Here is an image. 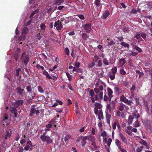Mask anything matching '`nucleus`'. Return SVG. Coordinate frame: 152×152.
I'll return each mask as SVG.
<instances>
[{
	"label": "nucleus",
	"instance_id": "nucleus-1",
	"mask_svg": "<svg viewBox=\"0 0 152 152\" xmlns=\"http://www.w3.org/2000/svg\"><path fill=\"white\" fill-rule=\"evenodd\" d=\"M94 91L96 94L95 95L96 100L101 101L103 98V92L104 87L105 88L107 85L105 83L101 81L100 79L96 81L95 84Z\"/></svg>",
	"mask_w": 152,
	"mask_h": 152
},
{
	"label": "nucleus",
	"instance_id": "nucleus-2",
	"mask_svg": "<svg viewBox=\"0 0 152 152\" xmlns=\"http://www.w3.org/2000/svg\"><path fill=\"white\" fill-rule=\"evenodd\" d=\"M26 89L27 93H28L30 95L29 98L31 100L34 99L36 94L34 91V87L31 84H30L26 86Z\"/></svg>",
	"mask_w": 152,
	"mask_h": 152
},
{
	"label": "nucleus",
	"instance_id": "nucleus-3",
	"mask_svg": "<svg viewBox=\"0 0 152 152\" xmlns=\"http://www.w3.org/2000/svg\"><path fill=\"white\" fill-rule=\"evenodd\" d=\"M110 103H107L106 106V111L111 113L115 108V102L114 101H110Z\"/></svg>",
	"mask_w": 152,
	"mask_h": 152
},
{
	"label": "nucleus",
	"instance_id": "nucleus-4",
	"mask_svg": "<svg viewBox=\"0 0 152 152\" xmlns=\"http://www.w3.org/2000/svg\"><path fill=\"white\" fill-rule=\"evenodd\" d=\"M40 138L42 142H45L47 144H50L53 142V140L48 136L41 135Z\"/></svg>",
	"mask_w": 152,
	"mask_h": 152
},
{
	"label": "nucleus",
	"instance_id": "nucleus-5",
	"mask_svg": "<svg viewBox=\"0 0 152 152\" xmlns=\"http://www.w3.org/2000/svg\"><path fill=\"white\" fill-rule=\"evenodd\" d=\"M21 60L22 62L26 65L29 61V57L26 54V52L23 53L21 56Z\"/></svg>",
	"mask_w": 152,
	"mask_h": 152
},
{
	"label": "nucleus",
	"instance_id": "nucleus-6",
	"mask_svg": "<svg viewBox=\"0 0 152 152\" xmlns=\"http://www.w3.org/2000/svg\"><path fill=\"white\" fill-rule=\"evenodd\" d=\"M120 101L123 102L127 105L130 106L133 103L132 101L131 100H129L127 99L124 95H122L120 97Z\"/></svg>",
	"mask_w": 152,
	"mask_h": 152
},
{
	"label": "nucleus",
	"instance_id": "nucleus-7",
	"mask_svg": "<svg viewBox=\"0 0 152 152\" xmlns=\"http://www.w3.org/2000/svg\"><path fill=\"white\" fill-rule=\"evenodd\" d=\"M30 113L29 114L30 117H32L33 116V114H35L37 116H38L40 113V111L39 110H36V109L33 107H31L30 111Z\"/></svg>",
	"mask_w": 152,
	"mask_h": 152
},
{
	"label": "nucleus",
	"instance_id": "nucleus-8",
	"mask_svg": "<svg viewBox=\"0 0 152 152\" xmlns=\"http://www.w3.org/2000/svg\"><path fill=\"white\" fill-rule=\"evenodd\" d=\"M63 21L62 20L61 21L58 20L55 23L54 26V27H56V29L58 31L61 30L63 28V23L62 22Z\"/></svg>",
	"mask_w": 152,
	"mask_h": 152
},
{
	"label": "nucleus",
	"instance_id": "nucleus-9",
	"mask_svg": "<svg viewBox=\"0 0 152 152\" xmlns=\"http://www.w3.org/2000/svg\"><path fill=\"white\" fill-rule=\"evenodd\" d=\"M142 123L145 126L147 130H151V126L150 121L147 119H144L142 121Z\"/></svg>",
	"mask_w": 152,
	"mask_h": 152
},
{
	"label": "nucleus",
	"instance_id": "nucleus-10",
	"mask_svg": "<svg viewBox=\"0 0 152 152\" xmlns=\"http://www.w3.org/2000/svg\"><path fill=\"white\" fill-rule=\"evenodd\" d=\"M107 94L110 98V101H111L112 98L113 97V92L112 90L110 88L108 87L107 88Z\"/></svg>",
	"mask_w": 152,
	"mask_h": 152
},
{
	"label": "nucleus",
	"instance_id": "nucleus-11",
	"mask_svg": "<svg viewBox=\"0 0 152 152\" xmlns=\"http://www.w3.org/2000/svg\"><path fill=\"white\" fill-rule=\"evenodd\" d=\"M119 137L121 138L122 141L126 144H127L128 140L127 138L123 135L122 133L119 132Z\"/></svg>",
	"mask_w": 152,
	"mask_h": 152
},
{
	"label": "nucleus",
	"instance_id": "nucleus-12",
	"mask_svg": "<svg viewBox=\"0 0 152 152\" xmlns=\"http://www.w3.org/2000/svg\"><path fill=\"white\" fill-rule=\"evenodd\" d=\"M24 103V101L22 100H19L13 103V104L16 107H18L20 105L23 104Z\"/></svg>",
	"mask_w": 152,
	"mask_h": 152
},
{
	"label": "nucleus",
	"instance_id": "nucleus-13",
	"mask_svg": "<svg viewBox=\"0 0 152 152\" xmlns=\"http://www.w3.org/2000/svg\"><path fill=\"white\" fill-rule=\"evenodd\" d=\"M106 118L107 120V122L108 125H110V121L111 118V115L109 114L108 112L105 111Z\"/></svg>",
	"mask_w": 152,
	"mask_h": 152
},
{
	"label": "nucleus",
	"instance_id": "nucleus-14",
	"mask_svg": "<svg viewBox=\"0 0 152 152\" xmlns=\"http://www.w3.org/2000/svg\"><path fill=\"white\" fill-rule=\"evenodd\" d=\"M84 29L86 31V33H89L91 29V25L88 23L86 24L85 25Z\"/></svg>",
	"mask_w": 152,
	"mask_h": 152
},
{
	"label": "nucleus",
	"instance_id": "nucleus-15",
	"mask_svg": "<svg viewBox=\"0 0 152 152\" xmlns=\"http://www.w3.org/2000/svg\"><path fill=\"white\" fill-rule=\"evenodd\" d=\"M89 139L88 136H83L82 137V140L81 142V144L82 146H84L86 143V140Z\"/></svg>",
	"mask_w": 152,
	"mask_h": 152
},
{
	"label": "nucleus",
	"instance_id": "nucleus-16",
	"mask_svg": "<svg viewBox=\"0 0 152 152\" xmlns=\"http://www.w3.org/2000/svg\"><path fill=\"white\" fill-rule=\"evenodd\" d=\"M126 107L127 106L123 103L120 102L118 106V110L121 111H122L124 110V107Z\"/></svg>",
	"mask_w": 152,
	"mask_h": 152
},
{
	"label": "nucleus",
	"instance_id": "nucleus-17",
	"mask_svg": "<svg viewBox=\"0 0 152 152\" xmlns=\"http://www.w3.org/2000/svg\"><path fill=\"white\" fill-rule=\"evenodd\" d=\"M16 90L19 94L23 96V94L24 93V89H22L20 87H18L16 88Z\"/></svg>",
	"mask_w": 152,
	"mask_h": 152
},
{
	"label": "nucleus",
	"instance_id": "nucleus-18",
	"mask_svg": "<svg viewBox=\"0 0 152 152\" xmlns=\"http://www.w3.org/2000/svg\"><path fill=\"white\" fill-rule=\"evenodd\" d=\"M98 116V118L99 120H101V119H103L104 116L102 109H100L99 110Z\"/></svg>",
	"mask_w": 152,
	"mask_h": 152
},
{
	"label": "nucleus",
	"instance_id": "nucleus-19",
	"mask_svg": "<svg viewBox=\"0 0 152 152\" xmlns=\"http://www.w3.org/2000/svg\"><path fill=\"white\" fill-rule=\"evenodd\" d=\"M110 12L108 11H106L102 16V18L104 19H106L107 18L109 15Z\"/></svg>",
	"mask_w": 152,
	"mask_h": 152
},
{
	"label": "nucleus",
	"instance_id": "nucleus-20",
	"mask_svg": "<svg viewBox=\"0 0 152 152\" xmlns=\"http://www.w3.org/2000/svg\"><path fill=\"white\" fill-rule=\"evenodd\" d=\"M43 74L46 76L47 78L49 79H52L53 77H51L48 73L45 70L43 71Z\"/></svg>",
	"mask_w": 152,
	"mask_h": 152
},
{
	"label": "nucleus",
	"instance_id": "nucleus-21",
	"mask_svg": "<svg viewBox=\"0 0 152 152\" xmlns=\"http://www.w3.org/2000/svg\"><path fill=\"white\" fill-rule=\"evenodd\" d=\"M72 72H75L77 73H82L83 72V69L81 68H74V70H72Z\"/></svg>",
	"mask_w": 152,
	"mask_h": 152
},
{
	"label": "nucleus",
	"instance_id": "nucleus-22",
	"mask_svg": "<svg viewBox=\"0 0 152 152\" xmlns=\"http://www.w3.org/2000/svg\"><path fill=\"white\" fill-rule=\"evenodd\" d=\"M115 142L116 145L118 146V149L122 147L121 142L118 139H115Z\"/></svg>",
	"mask_w": 152,
	"mask_h": 152
},
{
	"label": "nucleus",
	"instance_id": "nucleus-23",
	"mask_svg": "<svg viewBox=\"0 0 152 152\" xmlns=\"http://www.w3.org/2000/svg\"><path fill=\"white\" fill-rule=\"evenodd\" d=\"M96 104H98L99 105L100 104H99L96 102L95 104V105L96 106L94 107V110L95 114L96 115L98 114V109H100V108L98 106H97L96 105Z\"/></svg>",
	"mask_w": 152,
	"mask_h": 152
},
{
	"label": "nucleus",
	"instance_id": "nucleus-24",
	"mask_svg": "<svg viewBox=\"0 0 152 152\" xmlns=\"http://www.w3.org/2000/svg\"><path fill=\"white\" fill-rule=\"evenodd\" d=\"M134 119V117L132 116L131 115H130L128 119L127 123L129 125H130L132 123L133 120Z\"/></svg>",
	"mask_w": 152,
	"mask_h": 152
},
{
	"label": "nucleus",
	"instance_id": "nucleus-25",
	"mask_svg": "<svg viewBox=\"0 0 152 152\" xmlns=\"http://www.w3.org/2000/svg\"><path fill=\"white\" fill-rule=\"evenodd\" d=\"M126 59L125 58H122L119 61V62L121 65V67L123 66L124 64L126 63Z\"/></svg>",
	"mask_w": 152,
	"mask_h": 152
},
{
	"label": "nucleus",
	"instance_id": "nucleus-26",
	"mask_svg": "<svg viewBox=\"0 0 152 152\" xmlns=\"http://www.w3.org/2000/svg\"><path fill=\"white\" fill-rule=\"evenodd\" d=\"M28 31V28L27 27H25L23 29L22 34L23 35H26L27 34Z\"/></svg>",
	"mask_w": 152,
	"mask_h": 152
},
{
	"label": "nucleus",
	"instance_id": "nucleus-27",
	"mask_svg": "<svg viewBox=\"0 0 152 152\" xmlns=\"http://www.w3.org/2000/svg\"><path fill=\"white\" fill-rule=\"evenodd\" d=\"M26 145L24 147V149L25 151H31L32 150V149L31 147V146L30 145H29L27 143V142H26Z\"/></svg>",
	"mask_w": 152,
	"mask_h": 152
},
{
	"label": "nucleus",
	"instance_id": "nucleus-28",
	"mask_svg": "<svg viewBox=\"0 0 152 152\" xmlns=\"http://www.w3.org/2000/svg\"><path fill=\"white\" fill-rule=\"evenodd\" d=\"M17 107H15V105L14 107H11L10 108V110L11 112L12 113H13L17 112Z\"/></svg>",
	"mask_w": 152,
	"mask_h": 152
},
{
	"label": "nucleus",
	"instance_id": "nucleus-29",
	"mask_svg": "<svg viewBox=\"0 0 152 152\" xmlns=\"http://www.w3.org/2000/svg\"><path fill=\"white\" fill-rule=\"evenodd\" d=\"M39 12L38 10H36L34 11H32L31 12V14L29 16V18L30 19H32L33 18V16L36 13H37Z\"/></svg>",
	"mask_w": 152,
	"mask_h": 152
},
{
	"label": "nucleus",
	"instance_id": "nucleus-30",
	"mask_svg": "<svg viewBox=\"0 0 152 152\" xmlns=\"http://www.w3.org/2000/svg\"><path fill=\"white\" fill-rule=\"evenodd\" d=\"M94 89H93L90 90L89 93L88 95L91 96V97H93L95 96V93L94 92Z\"/></svg>",
	"mask_w": 152,
	"mask_h": 152
},
{
	"label": "nucleus",
	"instance_id": "nucleus-31",
	"mask_svg": "<svg viewBox=\"0 0 152 152\" xmlns=\"http://www.w3.org/2000/svg\"><path fill=\"white\" fill-rule=\"evenodd\" d=\"M120 44L122 46H124V47H127L128 48H129V44L126 43L124 42H122L120 43Z\"/></svg>",
	"mask_w": 152,
	"mask_h": 152
},
{
	"label": "nucleus",
	"instance_id": "nucleus-32",
	"mask_svg": "<svg viewBox=\"0 0 152 152\" xmlns=\"http://www.w3.org/2000/svg\"><path fill=\"white\" fill-rule=\"evenodd\" d=\"M114 90L115 93L116 94H119L120 89L118 87H115L114 88Z\"/></svg>",
	"mask_w": 152,
	"mask_h": 152
},
{
	"label": "nucleus",
	"instance_id": "nucleus-33",
	"mask_svg": "<svg viewBox=\"0 0 152 152\" xmlns=\"http://www.w3.org/2000/svg\"><path fill=\"white\" fill-rule=\"evenodd\" d=\"M108 74L111 80H113L115 78V74L112 73L111 72H109Z\"/></svg>",
	"mask_w": 152,
	"mask_h": 152
},
{
	"label": "nucleus",
	"instance_id": "nucleus-34",
	"mask_svg": "<svg viewBox=\"0 0 152 152\" xmlns=\"http://www.w3.org/2000/svg\"><path fill=\"white\" fill-rule=\"evenodd\" d=\"M115 122L113 123L112 126V128L114 130L115 129L116 126L117 125L118 123V121L117 120H115Z\"/></svg>",
	"mask_w": 152,
	"mask_h": 152
},
{
	"label": "nucleus",
	"instance_id": "nucleus-35",
	"mask_svg": "<svg viewBox=\"0 0 152 152\" xmlns=\"http://www.w3.org/2000/svg\"><path fill=\"white\" fill-rule=\"evenodd\" d=\"M134 37L136 38L137 39H141V40H143L141 37V34H140L139 33H137L134 36Z\"/></svg>",
	"mask_w": 152,
	"mask_h": 152
},
{
	"label": "nucleus",
	"instance_id": "nucleus-36",
	"mask_svg": "<svg viewBox=\"0 0 152 152\" xmlns=\"http://www.w3.org/2000/svg\"><path fill=\"white\" fill-rule=\"evenodd\" d=\"M103 100L104 101L107 102L108 100H109V102H110V98L109 96H107L105 94L103 97Z\"/></svg>",
	"mask_w": 152,
	"mask_h": 152
},
{
	"label": "nucleus",
	"instance_id": "nucleus-37",
	"mask_svg": "<svg viewBox=\"0 0 152 152\" xmlns=\"http://www.w3.org/2000/svg\"><path fill=\"white\" fill-rule=\"evenodd\" d=\"M140 126V124L139 121L137 120L133 124V126L134 127H137Z\"/></svg>",
	"mask_w": 152,
	"mask_h": 152
},
{
	"label": "nucleus",
	"instance_id": "nucleus-38",
	"mask_svg": "<svg viewBox=\"0 0 152 152\" xmlns=\"http://www.w3.org/2000/svg\"><path fill=\"white\" fill-rule=\"evenodd\" d=\"M40 27L41 29L42 30H43L44 31L45 30L46 25L45 23H42L40 25Z\"/></svg>",
	"mask_w": 152,
	"mask_h": 152
},
{
	"label": "nucleus",
	"instance_id": "nucleus-39",
	"mask_svg": "<svg viewBox=\"0 0 152 152\" xmlns=\"http://www.w3.org/2000/svg\"><path fill=\"white\" fill-rule=\"evenodd\" d=\"M102 57L103 58V62L104 64L106 65H109V64L107 59L106 58H104L103 57Z\"/></svg>",
	"mask_w": 152,
	"mask_h": 152
},
{
	"label": "nucleus",
	"instance_id": "nucleus-40",
	"mask_svg": "<svg viewBox=\"0 0 152 152\" xmlns=\"http://www.w3.org/2000/svg\"><path fill=\"white\" fill-rule=\"evenodd\" d=\"M111 73L115 74L117 72V68L116 67H114L111 69Z\"/></svg>",
	"mask_w": 152,
	"mask_h": 152
},
{
	"label": "nucleus",
	"instance_id": "nucleus-41",
	"mask_svg": "<svg viewBox=\"0 0 152 152\" xmlns=\"http://www.w3.org/2000/svg\"><path fill=\"white\" fill-rule=\"evenodd\" d=\"M144 148V147L143 145H141L140 146H139L136 149L137 152H141L142 150V149Z\"/></svg>",
	"mask_w": 152,
	"mask_h": 152
},
{
	"label": "nucleus",
	"instance_id": "nucleus-42",
	"mask_svg": "<svg viewBox=\"0 0 152 152\" xmlns=\"http://www.w3.org/2000/svg\"><path fill=\"white\" fill-rule=\"evenodd\" d=\"M11 134L10 133H9V132L7 131V134L6 135L4 136V139H7L8 138H10L11 137Z\"/></svg>",
	"mask_w": 152,
	"mask_h": 152
},
{
	"label": "nucleus",
	"instance_id": "nucleus-43",
	"mask_svg": "<svg viewBox=\"0 0 152 152\" xmlns=\"http://www.w3.org/2000/svg\"><path fill=\"white\" fill-rule=\"evenodd\" d=\"M82 37L84 40H86L88 39V36L86 34L84 33L82 35Z\"/></svg>",
	"mask_w": 152,
	"mask_h": 152
},
{
	"label": "nucleus",
	"instance_id": "nucleus-44",
	"mask_svg": "<svg viewBox=\"0 0 152 152\" xmlns=\"http://www.w3.org/2000/svg\"><path fill=\"white\" fill-rule=\"evenodd\" d=\"M38 90L40 93H44V90L42 87L40 86H38Z\"/></svg>",
	"mask_w": 152,
	"mask_h": 152
},
{
	"label": "nucleus",
	"instance_id": "nucleus-45",
	"mask_svg": "<svg viewBox=\"0 0 152 152\" xmlns=\"http://www.w3.org/2000/svg\"><path fill=\"white\" fill-rule=\"evenodd\" d=\"M134 49L139 53H141L142 52V49L137 46H135Z\"/></svg>",
	"mask_w": 152,
	"mask_h": 152
},
{
	"label": "nucleus",
	"instance_id": "nucleus-46",
	"mask_svg": "<svg viewBox=\"0 0 152 152\" xmlns=\"http://www.w3.org/2000/svg\"><path fill=\"white\" fill-rule=\"evenodd\" d=\"M71 137L70 135H67L64 137V141L66 142L68 141Z\"/></svg>",
	"mask_w": 152,
	"mask_h": 152
},
{
	"label": "nucleus",
	"instance_id": "nucleus-47",
	"mask_svg": "<svg viewBox=\"0 0 152 152\" xmlns=\"http://www.w3.org/2000/svg\"><path fill=\"white\" fill-rule=\"evenodd\" d=\"M64 2V0H54L55 4H60L61 3H62Z\"/></svg>",
	"mask_w": 152,
	"mask_h": 152
},
{
	"label": "nucleus",
	"instance_id": "nucleus-48",
	"mask_svg": "<svg viewBox=\"0 0 152 152\" xmlns=\"http://www.w3.org/2000/svg\"><path fill=\"white\" fill-rule=\"evenodd\" d=\"M120 74L122 75H125L126 74V72L124 69H121L120 70Z\"/></svg>",
	"mask_w": 152,
	"mask_h": 152
},
{
	"label": "nucleus",
	"instance_id": "nucleus-49",
	"mask_svg": "<svg viewBox=\"0 0 152 152\" xmlns=\"http://www.w3.org/2000/svg\"><path fill=\"white\" fill-rule=\"evenodd\" d=\"M137 52L132 51L131 53L129 54V56H135L137 55Z\"/></svg>",
	"mask_w": 152,
	"mask_h": 152
},
{
	"label": "nucleus",
	"instance_id": "nucleus-50",
	"mask_svg": "<svg viewBox=\"0 0 152 152\" xmlns=\"http://www.w3.org/2000/svg\"><path fill=\"white\" fill-rule=\"evenodd\" d=\"M66 75L68 78L69 80L70 81L72 79V75H70V74L68 72L66 73Z\"/></svg>",
	"mask_w": 152,
	"mask_h": 152
},
{
	"label": "nucleus",
	"instance_id": "nucleus-51",
	"mask_svg": "<svg viewBox=\"0 0 152 152\" xmlns=\"http://www.w3.org/2000/svg\"><path fill=\"white\" fill-rule=\"evenodd\" d=\"M104 74V72L103 71H101L100 72L98 73V76L100 78H102L103 77H105L103 75Z\"/></svg>",
	"mask_w": 152,
	"mask_h": 152
},
{
	"label": "nucleus",
	"instance_id": "nucleus-52",
	"mask_svg": "<svg viewBox=\"0 0 152 152\" xmlns=\"http://www.w3.org/2000/svg\"><path fill=\"white\" fill-rule=\"evenodd\" d=\"M100 3V0H95V4L96 6L99 7Z\"/></svg>",
	"mask_w": 152,
	"mask_h": 152
},
{
	"label": "nucleus",
	"instance_id": "nucleus-53",
	"mask_svg": "<svg viewBox=\"0 0 152 152\" xmlns=\"http://www.w3.org/2000/svg\"><path fill=\"white\" fill-rule=\"evenodd\" d=\"M21 68H18L16 70V76L18 77L19 75V72L21 71Z\"/></svg>",
	"mask_w": 152,
	"mask_h": 152
},
{
	"label": "nucleus",
	"instance_id": "nucleus-54",
	"mask_svg": "<svg viewBox=\"0 0 152 152\" xmlns=\"http://www.w3.org/2000/svg\"><path fill=\"white\" fill-rule=\"evenodd\" d=\"M65 54L67 56L69 54V50L68 48H66L65 49Z\"/></svg>",
	"mask_w": 152,
	"mask_h": 152
},
{
	"label": "nucleus",
	"instance_id": "nucleus-55",
	"mask_svg": "<svg viewBox=\"0 0 152 152\" xmlns=\"http://www.w3.org/2000/svg\"><path fill=\"white\" fill-rule=\"evenodd\" d=\"M48 123L50 124L52 126L53 124H54L56 123L55 119H52L48 122Z\"/></svg>",
	"mask_w": 152,
	"mask_h": 152
},
{
	"label": "nucleus",
	"instance_id": "nucleus-56",
	"mask_svg": "<svg viewBox=\"0 0 152 152\" xmlns=\"http://www.w3.org/2000/svg\"><path fill=\"white\" fill-rule=\"evenodd\" d=\"M95 65V63L93 62L88 65V67L89 68H92Z\"/></svg>",
	"mask_w": 152,
	"mask_h": 152
},
{
	"label": "nucleus",
	"instance_id": "nucleus-57",
	"mask_svg": "<svg viewBox=\"0 0 152 152\" xmlns=\"http://www.w3.org/2000/svg\"><path fill=\"white\" fill-rule=\"evenodd\" d=\"M36 67L38 69H39L41 68L42 70H44V67L42 66H40L39 64H37L36 65Z\"/></svg>",
	"mask_w": 152,
	"mask_h": 152
},
{
	"label": "nucleus",
	"instance_id": "nucleus-58",
	"mask_svg": "<svg viewBox=\"0 0 152 152\" xmlns=\"http://www.w3.org/2000/svg\"><path fill=\"white\" fill-rule=\"evenodd\" d=\"M98 66L99 67H102V62L101 60H99L98 61Z\"/></svg>",
	"mask_w": 152,
	"mask_h": 152
},
{
	"label": "nucleus",
	"instance_id": "nucleus-59",
	"mask_svg": "<svg viewBox=\"0 0 152 152\" xmlns=\"http://www.w3.org/2000/svg\"><path fill=\"white\" fill-rule=\"evenodd\" d=\"M133 115L134 116L135 118H137V119L139 118L140 117V115L138 113H133Z\"/></svg>",
	"mask_w": 152,
	"mask_h": 152
},
{
	"label": "nucleus",
	"instance_id": "nucleus-60",
	"mask_svg": "<svg viewBox=\"0 0 152 152\" xmlns=\"http://www.w3.org/2000/svg\"><path fill=\"white\" fill-rule=\"evenodd\" d=\"M75 64L76 68L80 67V63L79 62H77V61H76L75 63Z\"/></svg>",
	"mask_w": 152,
	"mask_h": 152
},
{
	"label": "nucleus",
	"instance_id": "nucleus-61",
	"mask_svg": "<svg viewBox=\"0 0 152 152\" xmlns=\"http://www.w3.org/2000/svg\"><path fill=\"white\" fill-rule=\"evenodd\" d=\"M25 35H23L20 37L19 38V40L20 41L23 40L25 39Z\"/></svg>",
	"mask_w": 152,
	"mask_h": 152
},
{
	"label": "nucleus",
	"instance_id": "nucleus-62",
	"mask_svg": "<svg viewBox=\"0 0 152 152\" xmlns=\"http://www.w3.org/2000/svg\"><path fill=\"white\" fill-rule=\"evenodd\" d=\"M37 39H38L39 40H40L42 38V37L40 35V33H38L36 35Z\"/></svg>",
	"mask_w": 152,
	"mask_h": 152
},
{
	"label": "nucleus",
	"instance_id": "nucleus-63",
	"mask_svg": "<svg viewBox=\"0 0 152 152\" xmlns=\"http://www.w3.org/2000/svg\"><path fill=\"white\" fill-rule=\"evenodd\" d=\"M141 36L144 39H145L146 37V34L144 32H142L141 33Z\"/></svg>",
	"mask_w": 152,
	"mask_h": 152
},
{
	"label": "nucleus",
	"instance_id": "nucleus-64",
	"mask_svg": "<svg viewBox=\"0 0 152 152\" xmlns=\"http://www.w3.org/2000/svg\"><path fill=\"white\" fill-rule=\"evenodd\" d=\"M24 151V149L23 147L19 146L18 150V152H23Z\"/></svg>",
	"mask_w": 152,
	"mask_h": 152
}]
</instances>
